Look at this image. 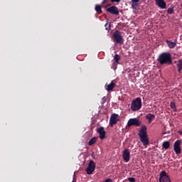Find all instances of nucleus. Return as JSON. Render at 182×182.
Segmentation results:
<instances>
[{
    "mask_svg": "<svg viewBox=\"0 0 182 182\" xmlns=\"http://www.w3.org/2000/svg\"><path fill=\"white\" fill-rule=\"evenodd\" d=\"M178 133L182 134V131H178Z\"/></svg>",
    "mask_w": 182,
    "mask_h": 182,
    "instance_id": "obj_31",
    "label": "nucleus"
},
{
    "mask_svg": "<svg viewBox=\"0 0 182 182\" xmlns=\"http://www.w3.org/2000/svg\"><path fill=\"white\" fill-rule=\"evenodd\" d=\"M155 2L157 6H159V8L161 9H166V8H167V4L164 0H155Z\"/></svg>",
    "mask_w": 182,
    "mask_h": 182,
    "instance_id": "obj_12",
    "label": "nucleus"
},
{
    "mask_svg": "<svg viewBox=\"0 0 182 182\" xmlns=\"http://www.w3.org/2000/svg\"><path fill=\"white\" fill-rule=\"evenodd\" d=\"M163 134H170V131L164 132Z\"/></svg>",
    "mask_w": 182,
    "mask_h": 182,
    "instance_id": "obj_30",
    "label": "nucleus"
},
{
    "mask_svg": "<svg viewBox=\"0 0 182 182\" xmlns=\"http://www.w3.org/2000/svg\"><path fill=\"white\" fill-rule=\"evenodd\" d=\"M114 42L122 45L123 43V36H122V32L119 30H116L113 34Z\"/></svg>",
    "mask_w": 182,
    "mask_h": 182,
    "instance_id": "obj_3",
    "label": "nucleus"
},
{
    "mask_svg": "<svg viewBox=\"0 0 182 182\" xmlns=\"http://www.w3.org/2000/svg\"><path fill=\"white\" fill-rule=\"evenodd\" d=\"M128 127H132V126H135V127H139L141 126V121L139 120L137 118H131L127 122Z\"/></svg>",
    "mask_w": 182,
    "mask_h": 182,
    "instance_id": "obj_4",
    "label": "nucleus"
},
{
    "mask_svg": "<svg viewBox=\"0 0 182 182\" xmlns=\"http://www.w3.org/2000/svg\"><path fill=\"white\" fill-rule=\"evenodd\" d=\"M141 139V141L143 144L144 146H149V136H144Z\"/></svg>",
    "mask_w": 182,
    "mask_h": 182,
    "instance_id": "obj_18",
    "label": "nucleus"
},
{
    "mask_svg": "<svg viewBox=\"0 0 182 182\" xmlns=\"http://www.w3.org/2000/svg\"><path fill=\"white\" fill-rule=\"evenodd\" d=\"M170 107L173 110V112H177V107L176 106V102H171L170 103Z\"/></svg>",
    "mask_w": 182,
    "mask_h": 182,
    "instance_id": "obj_22",
    "label": "nucleus"
},
{
    "mask_svg": "<svg viewBox=\"0 0 182 182\" xmlns=\"http://www.w3.org/2000/svg\"><path fill=\"white\" fill-rule=\"evenodd\" d=\"M114 60L115 63H119V60H120V55L119 54H115L114 56Z\"/></svg>",
    "mask_w": 182,
    "mask_h": 182,
    "instance_id": "obj_24",
    "label": "nucleus"
},
{
    "mask_svg": "<svg viewBox=\"0 0 182 182\" xmlns=\"http://www.w3.org/2000/svg\"><path fill=\"white\" fill-rule=\"evenodd\" d=\"M128 181L130 182H136V178L131 177V178H128Z\"/></svg>",
    "mask_w": 182,
    "mask_h": 182,
    "instance_id": "obj_27",
    "label": "nucleus"
},
{
    "mask_svg": "<svg viewBox=\"0 0 182 182\" xmlns=\"http://www.w3.org/2000/svg\"><path fill=\"white\" fill-rule=\"evenodd\" d=\"M97 138L96 136L92 137L88 142V146H93L96 143Z\"/></svg>",
    "mask_w": 182,
    "mask_h": 182,
    "instance_id": "obj_20",
    "label": "nucleus"
},
{
    "mask_svg": "<svg viewBox=\"0 0 182 182\" xmlns=\"http://www.w3.org/2000/svg\"><path fill=\"white\" fill-rule=\"evenodd\" d=\"M97 132L100 134V140H105L106 137V131L105 130V127H100L97 129Z\"/></svg>",
    "mask_w": 182,
    "mask_h": 182,
    "instance_id": "obj_10",
    "label": "nucleus"
},
{
    "mask_svg": "<svg viewBox=\"0 0 182 182\" xmlns=\"http://www.w3.org/2000/svg\"><path fill=\"white\" fill-rule=\"evenodd\" d=\"M95 11L97 12V14H102V6H100V5H96L95 6Z\"/></svg>",
    "mask_w": 182,
    "mask_h": 182,
    "instance_id": "obj_23",
    "label": "nucleus"
},
{
    "mask_svg": "<svg viewBox=\"0 0 182 182\" xmlns=\"http://www.w3.org/2000/svg\"><path fill=\"white\" fill-rule=\"evenodd\" d=\"M162 147L163 149H165V150H168V149H170V141H164L162 144Z\"/></svg>",
    "mask_w": 182,
    "mask_h": 182,
    "instance_id": "obj_19",
    "label": "nucleus"
},
{
    "mask_svg": "<svg viewBox=\"0 0 182 182\" xmlns=\"http://www.w3.org/2000/svg\"><path fill=\"white\" fill-rule=\"evenodd\" d=\"M122 157L126 163H129L130 161V151L129 149H124Z\"/></svg>",
    "mask_w": 182,
    "mask_h": 182,
    "instance_id": "obj_11",
    "label": "nucleus"
},
{
    "mask_svg": "<svg viewBox=\"0 0 182 182\" xmlns=\"http://www.w3.org/2000/svg\"><path fill=\"white\" fill-rule=\"evenodd\" d=\"M139 136L140 137V139L147 136V127H146V126L141 127V129H140L139 133Z\"/></svg>",
    "mask_w": 182,
    "mask_h": 182,
    "instance_id": "obj_13",
    "label": "nucleus"
},
{
    "mask_svg": "<svg viewBox=\"0 0 182 182\" xmlns=\"http://www.w3.org/2000/svg\"><path fill=\"white\" fill-rule=\"evenodd\" d=\"M160 65H171L173 60H171V54L170 53H162L157 59Z\"/></svg>",
    "mask_w": 182,
    "mask_h": 182,
    "instance_id": "obj_1",
    "label": "nucleus"
},
{
    "mask_svg": "<svg viewBox=\"0 0 182 182\" xmlns=\"http://www.w3.org/2000/svg\"><path fill=\"white\" fill-rule=\"evenodd\" d=\"M102 100H105V97L102 98Z\"/></svg>",
    "mask_w": 182,
    "mask_h": 182,
    "instance_id": "obj_32",
    "label": "nucleus"
},
{
    "mask_svg": "<svg viewBox=\"0 0 182 182\" xmlns=\"http://www.w3.org/2000/svg\"><path fill=\"white\" fill-rule=\"evenodd\" d=\"M146 119L149 121V123H151V122H153V120H154V119H156V116L154 115V114H148L146 116Z\"/></svg>",
    "mask_w": 182,
    "mask_h": 182,
    "instance_id": "obj_17",
    "label": "nucleus"
},
{
    "mask_svg": "<svg viewBox=\"0 0 182 182\" xmlns=\"http://www.w3.org/2000/svg\"><path fill=\"white\" fill-rule=\"evenodd\" d=\"M103 182H113V181L112 180V178H108Z\"/></svg>",
    "mask_w": 182,
    "mask_h": 182,
    "instance_id": "obj_29",
    "label": "nucleus"
},
{
    "mask_svg": "<svg viewBox=\"0 0 182 182\" xmlns=\"http://www.w3.org/2000/svg\"><path fill=\"white\" fill-rule=\"evenodd\" d=\"M181 140L178 139L173 144V150L176 154H181Z\"/></svg>",
    "mask_w": 182,
    "mask_h": 182,
    "instance_id": "obj_8",
    "label": "nucleus"
},
{
    "mask_svg": "<svg viewBox=\"0 0 182 182\" xmlns=\"http://www.w3.org/2000/svg\"><path fill=\"white\" fill-rule=\"evenodd\" d=\"M177 67H178V73H181V70H182V60H179L178 61Z\"/></svg>",
    "mask_w": 182,
    "mask_h": 182,
    "instance_id": "obj_21",
    "label": "nucleus"
},
{
    "mask_svg": "<svg viewBox=\"0 0 182 182\" xmlns=\"http://www.w3.org/2000/svg\"><path fill=\"white\" fill-rule=\"evenodd\" d=\"M95 170H96V164L93 161H90L88 166L86 168L87 174H92Z\"/></svg>",
    "mask_w": 182,
    "mask_h": 182,
    "instance_id": "obj_9",
    "label": "nucleus"
},
{
    "mask_svg": "<svg viewBox=\"0 0 182 182\" xmlns=\"http://www.w3.org/2000/svg\"><path fill=\"white\" fill-rule=\"evenodd\" d=\"M109 6H110V4L107 5L105 6L107 12H109L112 15H115L116 16H119V9L117 8V6H112L110 7Z\"/></svg>",
    "mask_w": 182,
    "mask_h": 182,
    "instance_id": "obj_5",
    "label": "nucleus"
},
{
    "mask_svg": "<svg viewBox=\"0 0 182 182\" xmlns=\"http://www.w3.org/2000/svg\"><path fill=\"white\" fill-rule=\"evenodd\" d=\"M159 182H171L170 176L167 175L165 171H162L159 175Z\"/></svg>",
    "mask_w": 182,
    "mask_h": 182,
    "instance_id": "obj_7",
    "label": "nucleus"
},
{
    "mask_svg": "<svg viewBox=\"0 0 182 182\" xmlns=\"http://www.w3.org/2000/svg\"><path fill=\"white\" fill-rule=\"evenodd\" d=\"M105 31H107L109 32V31H110V24H109V23H106L105 25Z\"/></svg>",
    "mask_w": 182,
    "mask_h": 182,
    "instance_id": "obj_26",
    "label": "nucleus"
},
{
    "mask_svg": "<svg viewBox=\"0 0 182 182\" xmlns=\"http://www.w3.org/2000/svg\"><path fill=\"white\" fill-rule=\"evenodd\" d=\"M110 1L112 4H114V3L119 4V2H120V1L122 0H110Z\"/></svg>",
    "mask_w": 182,
    "mask_h": 182,
    "instance_id": "obj_28",
    "label": "nucleus"
},
{
    "mask_svg": "<svg viewBox=\"0 0 182 182\" xmlns=\"http://www.w3.org/2000/svg\"><path fill=\"white\" fill-rule=\"evenodd\" d=\"M166 42L170 49H174V48H176L177 46V42L176 41L173 42L170 40H166Z\"/></svg>",
    "mask_w": 182,
    "mask_h": 182,
    "instance_id": "obj_15",
    "label": "nucleus"
},
{
    "mask_svg": "<svg viewBox=\"0 0 182 182\" xmlns=\"http://www.w3.org/2000/svg\"><path fill=\"white\" fill-rule=\"evenodd\" d=\"M114 81H112L110 84L109 85H105V89L106 90H107V92H110V90H112L113 89H114L115 86H116V83L114 82Z\"/></svg>",
    "mask_w": 182,
    "mask_h": 182,
    "instance_id": "obj_16",
    "label": "nucleus"
},
{
    "mask_svg": "<svg viewBox=\"0 0 182 182\" xmlns=\"http://www.w3.org/2000/svg\"><path fill=\"white\" fill-rule=\"evenodd\" d=\"M173 12H174V6H171L167 10V14H168V15H171Z\"/></svg>",
    "mask_w": 182,
    "mask_h": 182,
    "instance_id": "obj_25",
    "label": "nucleus"
},
{
    "mask_svg": "<svg viewBox=\"0 0 182 182\" xmlns=\"http://www.w3.org/2000/svg\"><path fill=\"white\" fill-rule=\"evenodd\" d=\"M141 109V98L136 97L131 103V109L132 112H137Z\"/></svg>",
    "mask_w": 182,
    "mask_h": 182,
    "instance_id": "obj_2",
    "label": "nucleus"
},
{
    "mask_svg": "<svg viewBox=\"0 0 182 182\" xmlns=\"http://www.w3.org/2000/svg\"><path fill=\"white\" fill-rule=\"evenodd\" d=\"M120 120V117L117 114H112L109 119V125L113 127L114 124H117V122Z\"/></svg>",
    "mask_w": 182,
    "mask_h": 182,
    "instance_id": "obj_6",
    "label": "nucleus"
},
{
    "mask_svg": "<svg viewBox=\"0 0 182 182\" xmlns=\"http://www.w3.org/2000/svg\"><path fill=\"white\" fill-rule=\"evenodd\" d=\"M131 2L132 9L137 11L139 9V3L140 2V0H131Z\"/></svg>",
    "mask_w": 182,
    "mask_h": 182,
    "instance_id": "obj_14",
    "label": "nucleus"
}]
</instances>
